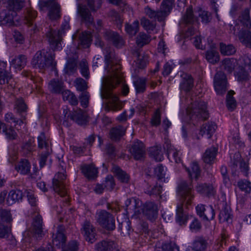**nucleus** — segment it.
Listing matches in <instances>:
<instances>
[{"instance_id":"f257e3e1","label":"nucleus","mask_w":251,"mask_h":251,"mask_svg":"<svg viewBox=\"0 0 251 251\" xmlns=\"http://www.w3.org/2000/svg\"><path fill=\"white\" fill-rule=\"evenodd\" d=\"M104 54L107 75L102 79L100 95L102 99L108 100L105 105V110L115 112L122 109L124 105L119 98L111 92L123 81L121 66L114 60V54L110 48L105 49Z\"/></svg>"},{"instance_id":"f03ea898","label":"nucleus","mask_w":251,"mask_h":251,"mask_svg":"<svg viewBox=\"0 0 251 251\" xmlns=\"http://www.w3.org/2000/svg\"><path fill=\"white\" fill-rule=\"evenodd\" d=\"M125 205L126 209L125 212L123 213L125 219H129L128 214L129 213H133L132 218L135 219L138 218L137 216L141 214V211L143 214L149 216V217L156 213V206L152 202H147L141 207L142 202L139 199L131 198L127 199Z\"/></svg>"},{"instance_id":"7ed1b4c3","label":"nucleus","mask_w":251,"mask_h":251,"mask_svg":"<svg viewBox=\"0 0 251 251\" xmlns=\"http://www.w3.org/2000/svg\"><path fill=\"white\" fill-rule=\"evenodd\" d=\"M187 113L190 120L195 122L203 121L208 118L207 105L203 101H195L187 109Z\"/></svg>"},{"instance_id":"20e7f679","label":"nucleus","mask_w":251,"mask_h":251,"mask_svg":"<svg viewBox=\"0 0 251 251\" xmlns=\"http://www.w3.org/2000/svg\"><path fill=\"white\" fill-rule=\"evenodd\" d=\"M65 226L63 225H59L57 228L55 234L52 235V244L57 248H62V251H77L78 246L75 241L70 242L67 247L64 249L66 237L64 234Z\"/></svg>"},{"instance_id":"39448f33","label":"nucleus","mask_w":251,"mask_h":251,"mask_svg":"<svg viewBox=\"0 0 251 251\" xmlns=\"http://www.w3.org/2000/svg\"><path fill=\"white\" fill-rule=\"evenodd\" d=\"M54 54L45 51L44 50L38 51L34 55L31 65L35 68L40 70L47 67L53 66Z\"/></svg>"},{"instance_id":"423d86ee","label":"nucleus","mask_w":251,"mask_h":251,"mask_svg":"<svg viewBox=\"0 0 251 251\" xmlns=\"http://www.w3.org/2000/svg\"><path fill=\"white\" fill-rule=\"evenodd\" d=\"M63 115L64 118L62 124L66 126H70V124L69 123V120L80 125L86 124L87 122L86 115L80 108L70 111L66 108L63 109Z\"/></svg>"},{"instance_id":"0eeeda50","label":"nucleus","mask_w":251,"mask_h":251,"mask_svg":"<svg viewBox=\"0 0 251 251\" xmlns=\"http://www.w3.org/2000/svg\"><path fill=\"white\" fill-rule=\"evenodd\" d=\"M70 28V25L68 22H65L62 24L60 29L57 31L50 29L47 33V37L48 41L52 49L54 50H60L61 49V41L62 36L65 33V30Z\"/></svg>"},{"instance_id":"6e6552de","label":"nucleus","mask_w":251,"mask_h":251,"mask_svg":"<svg viewBox=\"0 0 251 251\" xmlns=\"http://www.w3.org/2000/svg\"><path fill=\"white\" fill-rule=\"evenodd\" d=\"M177 192L187 205H190L194 198L192 180H181L178 185Z\"/></svg>"},{"instance_id":"1a4fd4ad","label":"nucleus","mask_w":251,"mask_h":251,"mask_svg":"<svg viewBox=\"0 0 251 251\" xmlns=\"http://www.w3.org/2000/svg\"><path fill=\"white\" fill-rule=\"evenodd\" d=\"M66 178V176L63 173L56 174L52 179V188L61 197H65V200L68 203L69 198L67 197V189L64 182Z\"/></svg>"},{"instance_id":"9d476101","label":"nucleus","mask_w":251,"mask_h":251,"mask_svg":"<svg viewBox=\"0 0 251 251\" xmlns=\"http://www.w3.org/2000/svg\"><path fill=\"white\" fill-rule=\"evenodd\" d=\"M215 90L218 95H223L227 90V80L225 74L218 72L215 75L214 79Z\"/></svg>"},{"instance_id":"9b49d317","label":"nucleus","mask_w":251,"mask_h":251,"mask_svg":"<svg viewBox=\"0 0 251 251\" xmlns=\"http://www.w3.org/2000/svg\"><path fill=\"white\" fill-rule=\"evenodd\" d=\"M81 230L82 233L87 242L93 244L96 241V229L89 221H86L84 222Z\"/></svg>"},{"instance_id":"f8f14e48","label":"nucleus","mask_w":251,"mask_h":251,"mask_svg":"<svg viewBox=\"0 0 251 251\" xmlns=\"http://www.w3.org/2000/svg\"><path fill=\"white\" fill-rule=\"evenodd\" d=\"M41 5L44 7L50 8L48 15L51 20H56L60 18V6L54 0L43 1Z\"/></svg>"},{"instance_id":"ddd939ff","label":"nucleus","mask_w":251,"mask_h":251,"mask_svg":"<svg viewBox=\"0 0 251 251\" xmlns=\"http://www.w3.org/2000/svg\"><path fill=\"white\" fill-rule=\"evenodd\" d=\"M231 167L232 170H236L239 166L241 172L245 176H248L249 166L241 158L239 153H235L231 159Z\"/></svg>"},{"instance_id":"4468645a","label":"nucleus","mask_w":251,"mask_h":251,"mask_svg":"<svg viewBox=\"0 0 251 251\" xmlns=\"http://www.w3.org/2000/svg\"><path fill=\"white\" fill-rule=\"evenodd\" d=\"M7 64L4 62H0V84H7L11 88L15 87V82L12 75L6 70Z\"/></svg>"},{"instance_id":"2eb2a0df","label":"nucleus","mask_w":251,"mask_h":251,"mask_svg":"<svg viewBox=\"0 0 251 251\" xmlns=\"http://www.w3.org/2000/svg\"><path fill=\"white\" fill-rule=\"evenodd\" d=\"M197 215L202 220H213L215 217V211L211 206L205 207L202 204H198L196 207Z\"/></svg>"},{"instance_id":"dca6fc26","label":"nucleus","mask_w":251,"mask_h":251,"mask_svg":"<svg viewBox=\"0 0 251 251\" xmlns=\"http://www.w3.org/2000/svg\"><path fill=\"white\" fill-rule=\"evenodd\" d=\"M104 37L106 40L111 42L117 48H121L125 45V41L123 37L116 32L111 30L106 31L104 33Z\"/></svg>"},{"instance_id":"f3484780","label":"nucleus","mask_w":251,"mask_h":251,"mask_svg":"<svg viewBox=\"0 0 251 251\" xmlns=\"http://www.w3.org/2000/svg\"><path fill=\"white\" fill-rule=\"evenodd\" d=\"M130 151L135 160H141L145 155V147L141 141H135L130 149Z\"/></svg>"},{"instance_id":"a211bd4d","label":"nucleus","mask_w":251,"mask_h":251,"mask_svg":"<svg viewBox=\"0 0 251 251\" xmlns=\"http://www.w3.org/2000/svg\"><path fill=\"white\" fill-rule=\"evenodd\" d=\"M77 13L81 18V21L87 25L93 23L94 18L86 5L78 4L77 5Z\"/></svg>"},{"instance_id":"6ab92c4d","label":"nucleus","mask_w":251,"mask_h":251,"mask_svg":"<svg viewBox=\"0 0 251 251\" xmlns=\"http://www.w3.org/2000/svg\"><path fill=\"white\" fill-rule=\"evenodd\" d=\"M196 11L194 12L191 6L187 8L185 14L182 16L181 22L182 24L192 25L198 21Z\"/></svg>"},{"instance_id":"aec40b11","label":"nucleus","mask_w":251,"mask_h":251,"mask_svg":"<svg viewBox=\"0 0 251 251\" xmlns=\"http://www.w3.org/2000/svg\"><path fill=\"white\" fill-rule=\"evenodd\" d=\"M117 248V244L110 240H103L96 245L97 251H114Z\"/></svg>"},{"instance_id":"412c9836","label":"nucleus","mask_w":251,"mask_h":251,"mask_svg":"<svg viewBox=\"0 0 251 251\" xmlns=\"http://www.w3.org/2000/svg\"><path fill=\"white\" fill-rule=\"evenodd\" d=\"M196 189L198 193L208 197L214 196L216 192L213 186L210 184L199 183Z\"/></svg>"},{"instance_id":"4be33fe9","label":"nucleus","mask_w":251,"mask_h":251,"mask_svg":"<svg viewBox=\"0 0 251 251\" xmlns=\"http://www.w3.org/2000/svg\"><path fill=\"white\" fill-rule=\"evenodd\" d=\"M16 13L11 12L6 10L0 13V25H1L11 26L14 25V15Z\"/></svg>"},{"instance_id":"5701e85b","label":"nucleus","mask_w":251,"mask_h":251,"mask_svg":"<svg viewBox=\"0 0 251 251\" xmlns=\"http://www.w3.org/2000/svg\"><path fill=\"white\" fill-rule=\"evenodd\" d=\"M64 83L58 79H51L48 85L49 91L53 94H62L64 92Z\"/></svg>"},{"instance_id":"b1692460","label":"nucleus","mask_w":251,"mask_h":251,"mask_svg":"<svg viewBox=\"0 0 251 251\" xmlns=\"http://www.w3.org/2000/svg\"><path fill=\"white\" fill-rule=\"evenodd\" d=\"M182 80L180 83V89L186 92L190 91L194 86V79L191 75L184 74L182 75Z\"/></svg>"},{"instance_id":"393cba45","label":"nucleus","mask_w":251,"mask_h":251,"mask_svg":"<svg viewBox=\"0 0 251 251\" xmlns=\"http://www.w3.org/2000/svg\"><path fill=\"white\" fill-rule=\"evenodd\" d=\"M216 125L215 123L208 122L202 125L201 127L200 134L201 136L207 135V138L210 139L216 130Z\"/></svg>"},{"instance_id":"a878e982","label":"nucleus","mask_w":251,"mask_h":251,"mask_svg":"<svg viewBox=\"0 0 251 251\" xmlns=\"http://www.w3.org/2000/svg\"><path fill=\"white\" fill-rule=\"evenodd\" d=\"M81 170L84 176L89 179H94L97 176L98 170L93 164L82 166Z\"/></svg>"},{"instance_id":"bb28decb","label":"nucleus","mask_w":251,"mask_h":251,"mask_svg":"<svg viewBox=\"0 0 251 251\" xmlns=\"http://www.w3.org/2000/svg\"><path fill=\"white\" fill-rule=\"evenodd\" d=\"M207 242L202 236H196L192 244V250L194 251H205Z\"/></svg>"},{"instance_id":"cd10ccee","label":"nucleus","mask_w":251,"mask_h":251,"mask_svg":"<svg viewBox=\"0 0 251 251\" xmlns=\"http://www.w3.org/2000/svg\"><path fill=\"white\" fill-rule=\"evenodd\" d=\"M217 152V149L212 147L207 149L202 156L204 162L207 164H212L214 162Z\"/></svg>"},{"instance_id":"c85d7f7f","label":"nucleus","mask_w":251,"mask_h":251,"mask_svg":"<svg viewBox=\"0 0 251 251\" xmlns=\"http://www.w3.org/2000/svg\"><path fill=\"white\" fill-rule=\"evenodd\" d=\"M112 171L120 182L125 183H128L130 179L129 175L122 170L119 167L113 166Z\"/></svg>"},{"instance_id":"c756f323","label":"nucleus","mask_w":251,"mask_h":251,"mask_svg":"<svg viewBox=\"0 0 251 251\" xmlns=\"http://www.w3.org/2000/svg\"><path fill=\"white\" fill-rule=\"evenodd\" d=\"M186 171L188 173L189 177L191 180L193 178L195 180H198L201 176V170L197 162H193L190 168H186Z\"/></svg>"},{"instance_id":"7c9ffc66","label":"nucleus","mask_w":251,"mask_h":251,"mask_svg":"<svg viewBox=\"0 0 251 251\" xmlns=\"http://www.w3.org/2000/svg\"><path fill=\"white\" fill-rule=\"evenodd\" d=\"M38 147L39 151L47 150V151H52L50 142L46 139L44 132H42L38 137Z\"/></svg>"},{"instance_id":"2f4dec72","label":"nucleus","mask_w":251,"mask_h":251,"mask_svg":"<svg viewBox=\"0 0 251 251\" xmlns=\"http://www.w3.org/2000/svg\"><path fill=\"white\" fill-rule=\"evenodd\" d=\"M175 0H163L160 6V14L166 18L171 12L175 5Z\"/></svg>"},{"instance_id":"473e14b6","label":"nucleus","mask_w":251,"mask_h":251,"mask_svg":"<svg viewBox=\"0 0 251 251\" xmlns=\"http://www.w3.org/2000/svg\"><path fill=\"white\" fill-rule=\"evenodd\" d=\"M175 0H163L160 6V14L166 18L171 12L175 5Z\"/></svg>"},{"instance_id":"72a5a7b5","label":"nucleus","mask_w":251,"mask_h":251,"mask_svg":"<svg viewBox=\"0 0 251 251\" xmlns=\"http://www.w3.org/2000/svg\"><path fill=\"white\" fill-rule=\"evenodd\" d=\"M31 165L26 159H22L15 166V169L22 175H26L30 172Z\"/></svg>"},{"instance_id":"f704fd0d","label":"nucleus","mask_w":251,"mask_h":251,"mask_svg":"<svg viewBox=\"0 0 251 251\" xmlns=\"http://www.w3.org/2000/svg\"><path fill=\"white\" fill-rule=\"evenodd\" d=\"M126 130L122 126L112 128L109 132L110 137L112 140H119L125 133Z\"/></svg>"},{"instance_id":"c9c22d12","label":"nucleus","mask_w":251,"mask_h":251,"mask_svg":"<svg viewBox=\"0 0 251 251\" xmlns=\"http://www.w3.org/2000/svg\"><path fill=\"white\" fill-rule=\"evenodd\" d=\"M240 42L246 47L251 48V31H240L238 35Z\"/></svg>"},{"instance_id":"e433bc0d","label":"nucleus","mask_w":251,"mask_h":251,"mask_svg":"<svg viewBox=\"0 0 251 251\" xmlns=\"http://www.w3.org/2000/svg\"><path fill=\"white\" fill-rule=\"evenodd\" d=\"M15 109L17 112L22 116V119L20 120V125L22 123L23 124L24 120H25V116L23 115L26 111L27 106L25 104L24 100L22 99H18L15 102Z\"/></svg>"},{"instance_id":"4c0bfd02","label":"nucleus","mask_w":251,"mask_h":251,"mask_svg":"<svg viewBox=\"0 0 251 251\" xmlns=\"http://www.w3.org/2000/svg\"><path fill=\"white\" fill-rule=\"evenodd\" d=\"M147 79L138 77L133 81V85L137 94L143 93L146 90Z\"/></svg>"},{"instance_id":"58836bf2","label":"nucleus","mask_w":251,"mask_h":251,"mask_svg":"<svg viewBox=\"0 0 251 251\" xmlns=\"http://www.w3.org/2000/svg\"><path fill=\"white\" fill-rule=\"evenodd\" d=\"M22 198L23 193L21 191L18 189L12 190L8 194L7 201L9 204H12L21 200Z\"/></svg>"},{"instance_id":"ea45409f","label":"nucleus","mask_w":251,"mask_h":251,"mask_svg":"<svg viewBox=\"0 0 251 251\" xmlns=\"http://www.w3.org/2000/svg\"><path fill=\"white\" fill-rule=\"evenodd\" d=\"M27 58L24 55L21 54L13 59L11 61V65L19 70H21L26 65Z\"/></svg>"},{"instance_id":"a19ab883","label":"nucleus","mask_w":251,"mask_h":251,"mask_svg":"<svg viewBox=\"0 0 251 251\" xmlns=\"http://www.w3.org/2000/svg\"><path fill=\"white\" fill-rule=\"evenodd\" d=\"M237 65L236 59L231 58H226L222 61V68L229 73H231L234 70Z\"/></svg>"},{"instance_id":"79ce46f5","label":"nucleus","mask_w":251,"mask_h":251,"mask_svg":"<svg viewBox=\"0 0 251 251\" xmlns=\"http://www.w3.org/2000/svg\"><path fill=\"white\" fill-rule=\"evenodd\" d=\"M0 223V238H5L8 236L11 232V224L10 221H2Z\"/></svg>"},{"instance_id":"37998d69","label":"nucleus","mask_w":251,"mask_h":251,"mask_svg":"<svg viewBox=\"0 0 251 251\" xmlns=\"http://www.w3.org/2000/svg\"><path fill=\"white\" fill-rule=\"evenodd\" d=\"M92 41V36L90 33L87 32H83L79 36L78 45L81 46L83 48H88Z\"/></svg>"},{"instance_id":"c03bdc74","label":"nucleus","mask_w":251,"mask_h":251,"mask_svg":"<svg viewBox=\"0 0 251 251\" xmlns=\"http://www.w3.org/2000/svg\"><path fill=\"white\" fill-rule=\"evenodd\" d=\"M239 21L243 25L248 28H251V19L250 17V10L248 8H246L239 17Z\"/></svg>"},{"instance_id":"a18cd8bd","label":"nucleus","mask_w":251,"mask_h":251,"mask_svg":"<svg viewBox=\"0 0 251 251\" xmlns=\"http://www.w3.org/2000/svg\"><path fill=\"white\" fill-rule=\"evenodd\" d=\"M150 154L156 161H161L163 159V155L160 146L151 147L150 149Z\"/></svg>"},{"instance_id":"49530a36","label":"nucleus","mask_w":251,"mask_h":251,"mask_svg":"<svg viewBox=\"0 0 251 251\" xmlns=\"http://www.w3.org/2000/svg\"><path fill=\"white\" fill-rule=\"evenodd\" d=\"M31 230L36 236L42 237L44 235L42 221H33Z\"/></svg>"},{"instance_id":"de8ad7c7","label":"nucleus","mask_w":251,"mask_h":251,"mask_svg":"<svg viewBox=\"0 0 251 251\" xmlns=\"http://www.w3.org/2000/svg\"><path fill=\"white\" fill-rule=\"evenodd\" d=\"M205 57L208 62L215 64L220 60V55L218 51L215 50H208L206 52Z\"/></svg>"},{"instance_id":"09e8293b","label":"nucleus","mask_w":251,"mask_h":251,"mask_svg":"<svg viewBox=\"0 0 251 251\" xmlns=\"http://www.w3.org/2000/svg\"><path fill=\"white\" fill-rule=\"evenodd\" d=\"M62 97L64 100H67L72 105H76L78 104V100L75 95L70 90H65L62 92Z\"/></svg>"},{"instance_id":"8fccbe9b","label":"nucleus","mask_w":251,"mask_h":251,"mask_svg":"<svg viewBox=\"0 0 251 251\" xmlns=\"http://www.w3.org/2000/svg\"><path fill=\"white\" fill-rule=\"evenodd\" d=\"M145 12L146 15L151 19L157 20L160 22L163 21L165 19L163 14L162 15L160 14V10L158 11H155L152 10L151 8L147 7L145 9Z\"/></svg>"},{"instance_id":"3c124183","label":"nucleus","mask_w":251,"mask_h":251,"mask_svg":"<svg viewBox=\"0 0 251 251\" xmlns=\"http://www.w3.org/2000/svg\"><path fill=\"white\" fill-rule=\"evenodd\" d=\"M176 213L177 220H189L193 218L192 215H189L186 211H184L182 203L177 204Z\"/></svg>"},{"instance_id":"603ef678","label":"nucleus","mask_w":251,"mask_h":251,"mask_svg":"<svg viewBox=\"0 0 251 251\" xmlns=\"http://www.w3.org/2000/svg\"><path fill=\"white\" fill-rule=\"evenodd\" d=\"M151 41V37L149 35L140 32L137 35L136 40V43L138 46L142 47L144 45L149 44Z\"/></svg>"},{"instance_id":"864d4df0","label":"nucleus","mask_w":251,"mask_h":251,"mask_svg":"<svg viewBox=\"0 0 251 251\" xmlns=\"http://www.w3.org/2000/svg\"><path fill=\"white\" fill-rule=\"evenodd\" d=\"M220 47L221 53L224 55H231L236 52V49L232 45H226L221 43Z\"/></svg>"},{"instance_id":"5fc2aeb1","label":"nucleus","mask_w":251,"mask_h":251,"mask_svg":"<svg viewBox=\"0 0 251 251\" xmlns=\"http://www.w3.org/2000/svg\"><path fill=\"white\" fill-rule=\"evenodd\" d=\"M139 23L138 20L135 21L132 24H126L125 29L130 35L134 36L138 31Z\"/></svg>"},{"instance_id":"6e6d98bb","label":"nucleus","mask_w":251,"mask_h":251,"mask_svg":"<svg viewBox=\"0 0 251 251\" xmlns=\"http://www.w3.org/2000/svg\"><path fill=\"white\" fill-rule=\"evenodd\" d=\"M37 13L36 11L31 8H28L26 10L25 18V24H28L29 26L33 25V20L37 17Z\"/></svg>"},{"instance_id":"4d7b16f0","label":"nucleus","mask_w":251,"mask_h":251,"mask_svg":"<svg viewBox=\"0 0 251 251\" xmlns=\"http://www.w3.org/2000/svg\"><path fill=\"white\" fill-rule=\"evenodd\" d=\"M119 229L124 236L129 235L131 230L130 221H122L119 223Z\"/></svg>"},{"instance_id":"13d9d810","label":"nucleus","mask_w":251,"mask_h":251,"mask_svg":"<svg viewBox=\"0 0 251 251\" xmlns=\"http://www.w3.org/2000/svg\"><path fill=\"white\" fill-rule=\"evenodd\" d=\"M8 5L10 9L12 10V12L19 11L24 7L23 0H9Z\"/></svg>"},{"instance_id":"bf43d9fd","label":"nucleus","mask_w":251,"mask_h":251,"mask_svg":"<svg viewBox=\"0 0 251 251\" xmlns=\"http://www.w3.org/2000/svg\"><path fill=\"white\" fill-rule=\"evenodd\" d=\"M233 91L228 92L226 96V106L228 109L231 111L234 110L236 106V102L232 95L234 94Z\"/></svg>"},{"instance_id":"052dcab7","label":"nucleus","mask_w":251,"mask_h":251,"mask_svg":"<svg viewBox=\"0 0 251 251\" xmlns=\"http://www.w3.org/2000/svg\"><path fill=\"white\" fill-rule=\"evenodd\" d=\"M51 151H47V150L39 151L38 156L40 168H42L45 166L48 157L51 154Z\"/></svg>"},{"instance_id":"680f3d73","label":"nucleus","mask_w":251,"mask_h":251,"mask_svg":"<svg viewBox=\"0 0 251 251\" xmlns=\"http://www.w3.org/2000/svg\"><path fill=\"white\" fill-rule=\"evenodd\" d=\"M239 189L246 193L251 192V182L246 179H241L237 182Z\"/></svg>"},{"instance_id":"e2e57ef3","label":"nucleus","mask_w":251,"mask_h":251,"mask_svg":"<svg viewBox=\"0 0 251 251\" xmlns=\"http://www.w3.org/2000/svg\"><path fill=\"white\" fill-rule=\"evenodd\" d=\"M154 174L158 180L165 181V171L162 164H158L154 168Z\"/></svg>"},{"instance_id":"0e129e2a","label":"nucleus","mask_w":251,"mask_h":251,"mask_svg":"<svg viewBox=\"0 0 251 251\" xmlns=\"http://www.w3.org/2000/svg\"><path fill=\"white\" fill-rule=\"evenodd\" d=\"M87 6L91 11L96 12L101 6L102 0H86Z\"/></svg>"},{"instance_id":"69168bd1","label":"nucleus","mask_w":251,"mask_h":251,"mask_svg":"<svg viewBox=\"0 0 251 251\" xmlns=\"http://www.w3.org/2000/svg\"><path fill=\"white\" fill-rule=\"evenodd\" d=\"M237 78L239 81L242 82L247 81L250 79L248 73L243 68H241L237 73Z\"/></svg>"},{"instance_id":"338daca9","label":"nucleus","mask_w":251,"mask_h":251,"mask_svg":"<svg viewBox=\"0 0 251 251\" xmlns=\"http://www.w3.org/2000/svg\"><path fill=\"white\" fill-rule=\"evenodd\" d=\"M161 123V112L159 109L154 112L151 119V124L153 126H157Z\"/></svg>"},{"instance_id":"774afa93","label":"nucleus","mask_w":251,"mask_h":251,"mask_svg":"<svg viewBox=\"0 0 251 251\" xmlns=\"http://www.w3.org/2000/svg\"><path fill=\"white\" fill-rule=\"evenodd\" d=\"M163 251H179L178 247L174 242H166L162 245Z\"/></svg>"}]
</instances>
